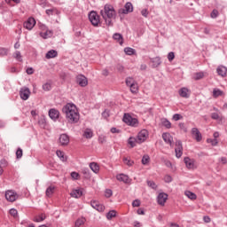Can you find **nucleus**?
Here are the masks:
<instances>
[{
  "label": "nucleus",
  "instance_id": "72a5a7b5",
  "mask_svg": "<svg viewBox=\"0 0 227 227\" xmlns=\"http://www.w3.org/2000/svg\"><path fill=\"white\" fill-rule=\"evenodd\" d=\"M184 195L189 198V200H196L198 198V196L191 191L184 192Z\"/></svg>",
  "mask_w": 227,
  "mask_h": 227
},
{
  "label": "nucleus",
  "instance_id": "3c124183",
  "mask_svg": "<svg viewBox=\"0 0 227 227\" xmlns=\"http://www.w3.org/2000/svg\"><path fill=\"white\" fill-rule=\"evenodd\" d=\"M22 155H23L22 149L18 148V150L16 151V158L22 159Z\"/></svg>",
  "mask_w": 227,
  "mask_h": 227
},
{
  "label": "nucleus",
  "instance_id": "bf43d9fd",
  "mask_svg": "<svg viewBox=\"0 0 227 227\" xmlns=\"http://www.w3.org/2000/svg\"><path fill=\"white\" fill-rule=\"evenodd\" d=\"M71 177L73 178V180H79V173L72 172L71 173Z\"/></svg>",
  "mask_w": 227,
  "mask_h": 227
},
{
  "label": "nucleus",
  "instance_id": "ea45409f",
  "mask_svg": "<svg viewBox=\"0 0 227 227\" xmlns=\"http://www.w3.org/2000/svg\"><path fill=\"white\" fill-rule=\"evenodd\" d=\"M86 223V219L85 218H79L76 220L74 226L75 227H80L82 226V224H84Z\"/></svg>",
  "mask_w": 227,
  "mask_h": 227
},
{
  "label": "nucleus",
  "instance_id": "2eb2a0df",
  "mask_svg": "<svg viewBox=\"0 0 227 227\" xmlns=\"http://www.w3.org/2000/svg\"><path fill=\"white\" fill-rule=\"evenodd\" d=\"M59 141L61 146H67V145L70 143V137H68L67 134H62L60 135Z\"/></svg>",
  "mask_w": 227,
  "mask_h": 227
},
{
  "label": "nucleus",
  "instance_id": "0e129e2a",
  "mask_svg": "<svg viewBox=\"0 0 227 227\" xmlns=\"http://www.w3.org/2000/svg\"><path fill=\"white\" fill-rule=\"evenodd\" d=\"M179 129H181V130H184V132H187V128L185 127V123L184 122L179 123Z\"/></svg>",
  "mask_w": 227,
  "mask_h": 227
},
{
  "label": "nucleus",
  "instance_id": "58836bf2",
  "mask_svg": "<svg viewBox=\"0 0 227 227\" xmlns=\"http://www.w3.org/2000/svg\"><path fill=\"white\" fill-rule=\"evenodd\" d=\"M161 125H163V127H166V129H171V121H169L168 119H162Z\"/></svg>",
  "mask_w": 227,
  "mask_h": 227
},
{
  "label": "nucleus",
  "instance_id": "5fc2aeb1",
  "mask_svg": "<svg viewBox=\"0 0 227 227\" xmlns=\"http://www.w3.org/2000/svg\"><path fill=\"white\" fill-rule=\"evenodd\" d=\"M219 15V12L217 10H213L210 16H211V19H217Z\"/></svg>",
  "mask_w": 227,
  "mask_h": 227
},
{
  "label": "nucleus",
  "instance_id": "f8f14e48",
  "mask_svg": "<svg viewBox=\"0 0 227 227\" xmlns=\"http://www.w3.org/2000/svg\"><path fill=\"white\" fill-rule=\"evenodd\" d=\"M175 152H176V157L177 159H180V157H182L183 155V152H184V147L182 146V142L181 141H176V148H175Z\"/></svg>",
  "mask_w": 227,
  "mask_h": 227
},
{
  "label": "nucleus",
  "instance_id": "a878e982",
  "mask_svg": "<svg viewBox=\"0 0 227 227\" xmlns=\"http://www.w3.org/2000/svg\"><path fill=\"white\" fill-rule=\"evenodd\" d=\"M90 168L91 169V171H93V173H96V174L100 171V167L97 162L90 163Z\"/></svg>",
  "mask_w": 227,
  "mask_h": 227
},
{
  "label": "nucleus",
  "instance_id": "6ab92c4d",
  "mask_svg": "<svg viewBox=\"0 0 227 227\" xmlns=\"http://www.w3.org/2000/svg\"><path fill=\"white\" fill-rule=\"evenodd\" d=\"M204 77H207V73L203 71L194 73L192 75L193 81H201V79H204Z\"/></svg>",
  "mask_w": 227,
  "mask_h": 227
},
{
  "label": "nucleus",
  "instance_id": "f03ea898",
  "mask_svg": "<svg viewBox=\"0 0 227 227\" xmlns=\"http://www.w3.org/2000/svg\"><path fill=\"white\" fill-rule=\"evenodd\" d=\"M100 15L103 17L106 26H113V19H116V11L111 4H106L100 11Z\"/></svg>",
  "mask_w": 227,
  "mask_h": 227
},
{
  "label": "nucleus",
  "instance_id": "1a4fd4ad",
  "mask_svg": "<svg viewBox=\"0 0 227 227\" xmlns=\"http://www.w3.org/2000/svg\"><path fill=\"white\" fill-rule=\"evenodd\" d=\"M17 198H19V195H17V192L13 191H7L5 192V199L7 200V201H10L11 203H13V201H16Z\"/></svg>",
  "mask_w": 227,
  "mask_h": 227
},
{
  "label": "nucleus",
  "instance_id": "bb28decb",
  "mask_svg": "<svg viewBox=\"0 0 227 227\" xmlns=\"http://www.w3.org/2000/svg\"><path fill=\"white\" fill-rule=\"evenodd\" d=\"M137 143V137H130L128 139V145L130 146V148H134Z\"/></svg>",
  "mask_w": 227,
  "mask_h": 227
},
{
  "label": "nucleus",
  "instance_id": "a19ab883",
  "mask_svg": "<svg viewBox=\"0 0 227 227\" xmlns=\"http://www.w3.org/2000/svg\"><path fill=\"white\" fill-rule=\"evenodd\" d=\"M114 217H116V211L111 210L106 214V219H108V221H111Z\"/></svg>",
  "mask_w": 227,
  "mask_h": 227
},
{
  "label": "nucleus",
  "instance_id": "20e7f679",
  "mask_svg": "<svg viewBox=\"0 0 227 227\" xmlns=\"http://www.w3.org/2000/svg\"><path fill=\"white\" fill-rule=\"evenodd\" d=\"M122 121L129 127H138L139 125V121L137 118L130 116L129 114H124Z\"/></svg>",
  "mask_w": 227,
  "mask_h": 227
},
{
  "label": "nucleus",
  "instance_id": "2f4dec72",
  "mask_svg": "<svg viewBox=\"0 0 227 227\" xmlns=\"http://www.w3.org/2000/svg\"><path fill=\"white\" fill-rule=\"evenodd\" d=\"M226 73H227V68L225 67L220 66L217 68L218 75H221L222 77H224V75H226Z\"/></svg>",
  "mask_w": 227,
  "mask_h": 227
},
{
  "label": "nucleus",
  "instance_id": "338daca9",
  "mask_svg": "<svg viewBox=\"0 0 227 227\" xmlns=\"http://www.w3.org/2000/svg\"><path fill=\"white\" fill-rule=\"evenodd\" d=\"M164 164L167 168H173V164L168 160H165Z\"/></svg>",
  "mask_w": 227,
  "mask_h": 227
},
{
  "label": "nucleus",
  "instance_id": "423d86ee",
  "mask_svg": "<svg viewBox=\"0 0 227 227\" xmlns=\"http://www.w3.org/2000/svg\"><path fill=\"white\" fill-rule=\"evenodd\" d=\"M35 26H36V20H35V18H33V17L28 18L23 23V27L25 29H27V31L33 30V27H35Z\"/></svg>",
  "mask_w": 227,
  "mask_h": 227
},
{
  "label": "nucleus",
  "instance_id": "c03bdc74",
  "mask_svg": "<svg viewBox=\"0 0 227 227\" xmlns=\"http://www.w3.org/2000/svg\"><path fill=\"white\" fill-rule=\"evenodd\" d=\"M43 91H51V90H52V85L50 82H46L43 84Z\"/></svg>",
  "mask_w": 227,
  "mask_h": 227
},
{
  "label": "nucleus",
  "instance_id": "cd10ccee",
  "mask_svg": "<svg viewBox=\"0 0 227 227\" xmlns=\"http://www.w3.org/2000/svg\"><path fill=\"white\" fill-rule=\"evenodd\" d=\"M56 153H57V156L59 157V159H60V160H62V162H67V155H65V153H63V151L58 150L56 152Z\"/></svg>",
  "mask_w": 227,
  "mask_h": 227
},
{
  "label": "nucleus",
  "instance_id": "c9c22d12",
  "mask_svg": "<svg viewBox=\"0 0 227 227\" xmlns=\"http://www.w3.org/2000/svg\"><path fill=\"white\" fill-rule=\"evenodd\" d=\"M124 52L127 54V56H134V54H136V51L130 47L125 48Z\"/></svg>",
  "mask_w": 227,
  "mask_h": 227
},
{
  "label": "nucleus",
  "instance_id": "f3484780",
  "mask_svg": "<svg viewBox=\"0 0 227 227\" xmlns=\"http://www.w3.org/2000/svg\"><path fill=\"white\" fill-rule=\"evenodd\" d=\"M158 205H160L161 207H164L166 204V201H168V194L166 193H160L158 195Z\"/></svg>",
  "mask_w": 227,
  "mask_h": 227
},
{
  "label": "nucleus",
  "instance_id": "7ed1b4c3",
  "mask_svg": "<svg viewBox=\"0 0 227 227\" xmlns=\"http://www.w3.org/2000/svg\"><path fill=\"white\" fill-rule=\"evenodd\" d=\"M39 29H40L39 35L41 36V38H43V40H47L48 38H52V35H54V32L49 29L48 26L44 24H39Z\"/></svg>",
  "mask_w": 227,
  "mask_h": 227
},
{
  "label": "nucleus",
  "instance_id": "9b49d317",
  "mask_svg": "<svg viewBox=\"0 0 227 227\" xmlns=\"http://www.w3.org/2000/svg\"><path fill=\"white\" fill-rule=\"evenodd\" d=\"M191 132L193 139H195L197 143H200L201 139H203V136L201 135V132H200V129H198V128H192Z\"/></svg>",
  "mask_w": 227,
  "mask_h": 227
},
{
  "label": "nucleus",
  "instance_id": "37998d69",
  "mask_svg": "<svg viewBox=\"0 0 227 227\" xmlns=\"http://www.w3.org/2000/svg\"><path fill=\"white\" fill-rule=\"evenodd\" d=\"M149 162H150V156L148 154L144 155L142 158V164L144 166H146V164H149Z\"/></svg>",
  "mask_w": 227,
  "mask_h": 227
},
{
  "label": "nucleus",
  "instance_id": "79ce46f5",
  "mask_svg": "<svg viewBox=\"0 0 227 227\" xmlns=\"http://www.w3.org/2000/svg\"><path fill=\"white\" fill-rule=\"evenodd\" d=\"M134 83H136V81L134 80V78H132V77L126 78V86L130 88V86H132V84H134Z\"/></svg>",
  "mask_w": 227,
  "mask_h": 227
},
{
  "label": "nucleus",
  "instance_id": "49530a36",
  "mask_svg": "<svg viewBox=\"0 0 227 227\" xmlns=\"http://www.w3.org/2000/svg\"><path fill=\"white\" fill-rule=\"evenodd\" d=\"M13 58H15L17 61H22V55L20 54V51H15L13 54Z\"/></svg>",
  "mask_w": 227,
  "mask_h": 227
},
{
  "label": "nucleus",
  "instance_id": "7c9ffc66",
  "mask_svg": "<svg viewBox=\"0 0 227 227\" xmlns=\"http://www.w3.org/2000/svg\"><path fill=\"white\" fill-rule=\"evenodd\" d=\"M129 90H130L131 93L136 95L139 91V85L137 84V82H135L134 84L129 86Z\"/></svg>",
  "mask_w": 227,
  "mask_h": 227
},
{
  "label": "nucleus",
  "instance_id": "864d4df0",
  "mask_svg": "<svg viewBox=\"0 0 227 227\" xmlns=\"http://www.w3.org/2000/svg\"><path fill=\"white\" fill-rule=\"evenodd\" d=\"M163 180L166 182V184H170V182H173V177H171L169 175H166Z\"/></svg>",
  "mask_w": 227,
  "mask_h": 227
},
{
  "label": "nucleus",
  "instance_id": "dca6fc26",
  "mask_svg": "<svg viewBox=\"0 0 227 227\" xmlns=\"http://www.w3.org/2000/svg\"><path fill=\"white\" fill-rule=\"evenodd\" d=\"M49 116L53 121H56L59 118V111L55 108H51L49 111Z\"/></svg>",
  "mask_w": 227,
  "mask_h": 227
},
{
  "label": "nucleus",
  "instance_id": "473e14b6",
  "mask_svg": "<svg viewBox=\"0 0 227 227\" xmlns=\"http://www.w3.org/2000/svg\"><path fill=\"white\" fill-rule=\"evenodd\" d=\"M152 63L153 68H157V67H159L162 63V61H160V59L159 57H156L153 59Z\"/></svg>",
  "mask_w": 227,
  "mask_h": 227
},
{
  "label": "nucleus",
  "instance_id": "aec40b11",
  "mask_svg": "<svg viewBox=\"0 0 227 227\" xmlns=\"http://www.w3.org/2000/svg\"><path fill=\"white\" fill-rule=\"evenodd\" d=\"M116 178L119 182H123V184H129L130 182L129 176H127L125 174H118L116 176Z\"/></svg>",
  "mask_w": 227,
  "mask_h": 227
},
{
  "label": "nucleus",
  "instance_id": "603ef678",
  "mask_svg": "<svg viewBox=\"0 0 227 227\" xmlns=\"http://www.w3.org/2000/svg\"><path fill=\"white\" fill-rule=\"evenodd\" d=\"M105 196H106V198H111L113 196V190L106 189L105 191Z\"/></svg>",
  "mask_w": 227,
  "mask_h": 227
},
{
  "label": "nucleus",
  "instance_id": "412c9836",
  "mask_svg": "<svg viewBox=\"0 0 227 227\" xmlns=\"http://www.w3.org/2000/svg\"><path fill=\"white\" fill-rule=\"evenodd\" d=\"M162 139L167 143V145H173V137H171V134L169 133H163L162 134Z\"/></svg>",
  "mask_w": 227,
  "mask_h": 227
},
{
  "label": "nucleus",
  "instance_id": "e433bc0d",
  "mask_svg": "<svg viewBox=\"0 0 227 227\" xmlns=\"http://www.w3.org/2000/svg\"><path fill=\"white\" fill-rule=\"evenodd\" d=\"M122 160L123 163L126 164V166H129V168L131 166H134V160H130L129 158L124 157Z\"/></svg>",
  "mask_w": 227,
  "mask_h": 227
},
{
  "label": "nucleus",
  "instance_id": "c756f323",
  "mask_svg": "<svg viewBox=\"0 0 227 227\" xmlns=\"http://www.w3.org/2000/svg\"><path fill=\"white\" fill-rule=\"evenodd\" d=\"M55 191H56V187L55 186H52V185L49 186L46 189V196L48 198H51V196H52L54 194Z\"/></svg>",
  "mask_w": 227,
  "mask_h": 227
},
{
  "label": "nucleus",
  "instance_id": "393cba45",
  "mask_svg": "<svg viewBox=\"0 0 227 227\" xmlns=\"http://www.w3.org/2000/svg\"><path fill=\"white\" fill-rule=\"evenodd\" d=\"M114 40H116L120 45H123V35L120 33H115L113 35Z\"/></svg>",
  "mask_w": 227,
  "mask_h": 227
},
{
  "label": "nucleus",
  "instance_id": "4be33fe9",
  "mask_svg": "<svg viewBox=\"0 0 227 227\" xmlns=\"http://www.w3.org/2000/svg\"><path fill=\"white\" fill-rule=\"evenodd\" d=\"M179 95L180 97H182L183 98H189L190 96V90L189 89L183 87L179 90Z\"/></svg>",
  "mask_w": 227,
  "mask_h": 227
},
{
  "label": "nucleus",
  "instance_id": "de8ad7c7",
  "mask_svg": "<svg viewBox=\"0 0 227 227\" xmlns=\"http://www.w3.org/2000/svg\"><path fill=\"white\" fill-rule=\"evenodd\" d=\"M147 185L151 187V189H153L154 191H156L157 189V185L153 181H147Z\"/></svg>",
  "mask_w": 227,
  "mask_h": 227
},
{
  "label": "nucleus",
  "instance_id": "6e6d98bb",
  "mask_svg": "<svg viewBox=\"0 0 227 227\" xmlns=\"http://www.w3.org/2000/svg\"><path fill=\"white\" fill-rule=\"evenodd\" d=\"M8 55V49L1 48L0 49V56H7Z\"/></svg>",
  "mask_w": 227,
  "mask_h": 227
},
{
  "label": "nucleus",
  "instance_id": "39448f33",
  "mask_svg": "<svg viewBox=\"0 0 227 227\" xmlns=\"http://www.w3.org/2000/svg\"><path fill=\"white\" fill-rule=\"evenodd\" d=\"M89 20L92 26H95L96 27L100 26V16L97 13V12H90L89 14Z\"/></svg>",
  "mask_w": 227,
  "mask_h": 227
},
{
  "label": "nucleus",
  "instance_id": "a211bd4d",
  "mask_svg": "<svg viewBox=\"0 0 227 227\" xmlns=\"http://www.w3.org/2000/svg\"><path fill=\"white\" fill-rule=\"evenodd\" d=\"M134 12V7L132 6V3L128 2L126 3L124 9L121 10V13L127 15V13H132Z\"/></svg>",
  "mask_w": 227,
  "mask_h": 227
},
{
  "label": "nucleus",
  "instance_id": "0eeeda50",
  "mask_svg": "<svg viewBox=\"0 0 227 227\" xmlns=\"http://www.w3.org/2000/svg\"><path fill=\"white\" fill-rule=\"evenodd\" d=\"M148 130L146 129H142L137 137V144L141 145V143H145V141H146L148 139Z\"/></svg>",
  "mask_w": 227,
  "mask_h": 227
},
{
  "label": "nucleus",
  "instance_id": "4468645a",
  "mask_svg": "<svg viewBox=\"0 0 227 227\" xmlns=\"http://www.w3.org/2000/svg\"><path fill=\"white\" fill-rule=\"evenodd\" d=\"M90 205L92 208H95V210H98V212H104V210H106V207L97 200H92Z\"/></svg>",
  "mask_w": 227,
  "mask_h": 227
},
{
  "label": "nucleus",
  "instance_id": "f704fd0d",
  "mask_svg": "<svg viewBox=\"0 0 227 227\" xmlns=\"http://www.w3.org/2000/svg\"><path fill=\"white\" fill-rule=\"evenodd\" d=\"M223 90H219V89H214L213 90V97L214 98H217L218 97H223Z\"/></svg>",
  "mask_w": 227,
  "mask_h": 227
},
{
  "label": "nucleus",
  "instance_id": "5701e85b",
  "mask_svg": "<svg viewBox=\"0 0 227 227\" xmlns=\"http://www.w3.org/2000/svg\"><path fill=\"white\" fill-rule=\"evenodd\" d=\"M46 59H52V58H58V51L56 50L49 51L45 55Z\"/></svg>",
  "mask_w": 227,
  "mask_h": 227
},
{
  "label": "nucleus",
  "instance_id": "b1692460",
  "mask_svg": "<svg viewBox=\"0 0 227 227\" xmlns=\"http://www.w3.org/2000/svg\"><path fill=\"white\" fill-rule=\"evenodd\" d=\"M70 194L72 198H81V196H82V190L81 189L73 190Z\"/></svg>",
  "mask_w": 227,
  "mask_h": 227
},
{
  "label": "nucleus",
  "instance_id": "09e8293b",
  "mask_svg": "<svg viewBox=\"0 0 227 227\" xmlns=\"http://www.w3.org/2000/svg\"><path fill=\"white\" fill-rule=\"evenodd\" d=\"M45 220V215H40L35 218V223H42V221Z\"/></svg>",
  "mask_w": 227,
  "mask_h": 227
},
{
  "label": "nucleus",
  "instance_id": "69168bd1",
  "mask_svg": "<svg viewBox=\"0 0 227 227\" xmlns=\"http://www.w3.org/2000/svg\"><path fill=\"white\" fill-rule=\"evenodd\" d=\"M141 205V201L139 200H135L132 202V207H139Z\"/></svg>",
  "mask_w": 227,
  "mask_h": 227
},
{
  "label": "nucleus",
  "instance_id": "4c0bfd02",
  "mask_svg": "<svg viewBox=\"0 0 227 227\" xmlns=\"http://www.w3.org/2000/svg\"><path fill=\"white\" fill-rule=\"evenodd\" d=\"M10 215H12L14 219H19V211L15 208H12L9 211Z\"/></svg>",
  "mask_w": 227,
  "mask_h": 227
},
{
  "label": "nucleus",
  "instance_id": "774afa93",
  "mask_svg": "<svg viewBox=\"0 0 227 227\" xmlns=\"http://www.w3.org/2000/svg\"><path fill=\"white\" fill-rule=\"evenodd\" d=\"M211 118L212 120H219V114L217 113L211 114Z\"/></svg>",
  "mask_w": 227,
  "mask_h": 227
},
{
  "label": "nucleus",
  "instance_id": "c85d7f7f",
  "mask_svg": "<svg viewBox=\"0 0 227 227\" xmlns=\"http://www.w3.org/2000/svg\"><path fill=\"white\" fill-rule=\"evenodd\" d=\"M83 137H86V139H91L93 137V130L86 129L83 132Z\"/></svg>",
  "mask_w": 227,
  "mask_h": 227
},
{
  "label": "nucleus",
  "instance_id": "4d7b16f0",
  "mask_svg": "<svg viewBox=\"0 0 227 227\" xmlns=\"http://www.w3.org/2000/svg\"><path fill=\"white\" fill-rule=\"evenodd\" d=\"M168 61H173V59H175V52L170 51V52L168 54Z\"/></svg>",
  "mask_w": 227,
  "mask_h": 227
},
{
  "label": "nucleus",
  "instance_id": "e2e57ef3",
  "mask_svg": "<svg viewBox=\"0 0 227 227\" xmlns=\"http://www.w3.org/2000/svg\"><path fill=\"white\" fill-rule=\"evenodd\" d=\"M98 142L101 144V145H104V143H106V136H99L98 137Z\"/></svg>",
  "mask_w": 227,
  "mask_h": 227
},
{
  "label": "nucleus",
  "instance_id": "a18cd8bd",
  "mask_svg": "<svg viewBox=\"0 0 227 227\" xmlns=\"http://www.w3.org/2000/svg\"><path fill=\"white\" fill-rule=\"evenodd\" d=\"M54 13H58V9L57 8H52V9H47L46 10V14L51 17V15H54Z\"/></svg>",
  "mask_w": 227,
  "mask_h": 227
},
{
  "label": "nucleus",
  "instance_id": "ddd939ff",
  "mask_svg": "<svg viewBox=\"0 0 227 227\" xmlns=\"http://www.w3.org/2000/svg\"><path fill=\"white\" fill-rule=\"evenodd\" d=\"M184 162L187 169H196V164L194 162V160H192L189 157H185L184 159Z\"/></svg>",
  "mask_w": 227,
  "mask_h": 227
},
{
  "label": "nucleus",
  "instance_id": "9d476101",
  "mask_svg": "<svg viewBox=\"0 0 227 227\" xmlns=\"http://www.w3.org/2000/svg\"><path fill=\"white\" fill-rule=\"evenodd\" d=\"M76 82L82 88H85V86H88V78L82 74H78L76 76Z\"/></svg>",
  "mask_w": 227,
  "mask_h": 227
},
{
  "label": "nucleus",
  "instance_id": "f257e3e1",
  "mask_svg": "<svg viewBox=\"0 0 227 227\" xmlns=\"http://www.w3.org/2000/svg\"><path fill=\"white\" fill-rule=\"evenodd\" d=\"M62 113L66 114V120L68 123H77L81 118L77 106L72 103H67L62 108Z\"/></svg>",
  "mask_w": 227,
  "mask_h": 227
},
{
  "label": "nucleus",
  "instance_id": "8fccbe9b",
  "mask_svg": "<svg viewBox=\"0 0 227 227\" xmlns=\"http://www.w3.org/2000/svg\"><path fill=\"white\" fill-rule=\"evenodd\" d=\"M207 143H210L211 145H212V146H216V145H217V139L216 138H214V139H212V138H207Z\"/></svg>",
  "mask_w": 227,
  "mask_h": 227
},
{
  "label": "nucleus",
  "instance_id": "052dcab7",
  "mask_svg": "<svg viewBox=\"0 0 227 227\" xmlns=\"http://www.w3.org/2000/svg\"><path fill=\"white\" fill-rule=\"evenodd\" d=\"M82 173L83 175H85V176H86L87 178H90V169H88V168H83V169L82 170Z\"/></svg>",
  "mask_w": 227,
  "mask_h": 227
},
{
  "label": "nucleus",
  "instance_id": "680f3d73",
  "mask_svg": "<svg viewBox=\"0 0 227 227\" xmlns=\"http://www.w3.org/2000/svg\"><path fill=\"white\" fill-rule=\"evenodd\" d=\"M148 9H143L142 11H141V15L143 16V17H145V19L148 17Z\"/></svg>",
  "mask_w": 227,
  "mask_h": 227
},
{
  "label": "nucleus",
  "instance_id": "13d9d810",
  "mask_svg": "<svg viewBox=\"0 0 227 227\" xmlns=\"http://www.w3.org/2000/svg\"><path fill=\"white\" fill-rule=\"evenodd\" d=\"M182 118H184L180 114H176L173 115V120H175V121H178V120H182Z\"/></svg>",
  "mask_w": 227,
  "mask_h": 227
},
{
  "label": "nucleus",
  "instance_id": "6e6552de",
  "mask_svg": "<svg viewBox=\"0 0 227 227\" xmlns=\"http://www.w3.org/2000/svg\"><path fill=\"white\" fill-rule=\"evenodd\" d=\"M31 95V90H29V88L23 87L20 90V97L22 100H27Z\"/></svg>",
  "mask_w": 227,
  "mask_h": 227
}]
</instances>
